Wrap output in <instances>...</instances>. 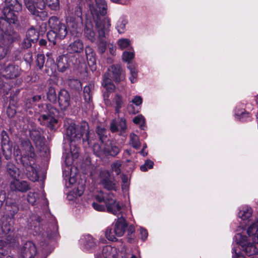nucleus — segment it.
Wrapping results in <instances>:
<instances>
[{"label": "nucleus", "mask_w": 258, "mask_h": 258, "mask_svg": "<svg viewBox=\"0 0 258 258\" xmlns=\"http://www.w3.org/2000/svg\"><path fill=\"white\" fill-rule=\"evenodd\" d=\"M22 8V5L17 0H5V6L3 10L4 17L2 19H0V23L2 24V20L5 21V25L7 28L5 34L7 41H14L17 37V34L12 29L11 23L14 24L17 21L18 16L16 13L21 11Z\"/></svg>", "instance_id": "nucleus-1"}, {"label": "nucleus", "mask_w": 258, "mask_h": 258, "mask_svg": "<svg viewBox=\"0 0 258 258\" xmlns=\"http://www.w3.org/2000/svg\"><path fill=\"white\" fill-rule=\"evenodd\" d=\"M22 149L25 153L21 158V162L24 167V170L28 178L35 182L38 180V175L36 167L34 166L36 155L30 142L28 140L21 141Z\"/></svg>", "instance_id": "nucleus-2"}, {"label": "nucleus", "mask_w": 258, "mask_h": 258, "mask_svg": "<svg viewBox=\"0 0 258 258\" xmlns=\"http://www.w3.org/2000/svg\"><path fill=\"white\" fill-rule=\"evenodd\" d=\"M25 5L29 11L34 16L41 20H45L48 16L47 12L44 11L46 5L52 10L59 9V0H24Z\"/></svg>", "instance_id": "nucleus-3"}, {"label": "nucleus", "mask_w": 258, "mask_h": 258, "mask_svg": "<svg viewBox=\"0 0 258 258\" xmlns=\"http://www.w3.org/2000/svg\"><path fill=\"white\" fill-rule=\"evenodd\" d=\"M48 25L51 30L48 32L47 37L48 40L53 44H55L57 38L62 39L67 36V28L57 17H51L48 20Z\"/></svg>", "instance_id": "nucleus-4"}, {"label": "nucleus", "mask_w": 258, "mask_h": 258, "mask_svg": "<svg viewBox=\"0 0 258 258\" xmlns=\"http://www.w3.org/2000/svg\"><path fill=\"white\" fill-rule=\"evenodd\" d=\"M67 135L70 138L72 143L73 141L80 140L83 138V141H86L89 138V125L87 122H83L80 128H77L75 125H70L68 126L66 132ZM71 151L74 157H77L78 149L72 151V144L70 146Z\"/></svg>", "instance_id": "nucleus-5"}, {"label": "nucleus", "mask_w": 258, "mask_h": 258, "mask_svg": "<svg viewBox=\"0 0 258 258\" xmlns=\"http://www.w3.org/2000/svg\"><path fill=\"white\" fill-rule=\"evenodd\" d=\"M124 79L125 75L122 73L120 66L118 64L112 65L103 76L102 86L108 92H112L115 89V86L112 80L118 83Z\"/></svg>", "instance_id": "nucleus-6"}, {"label": "nucleus", "mask_w": 258, "mask_h": 258, "mask_svg": "<svg viewBox=\"0 0 258 258\" xmlns=\"http://www.w3.org/2000/svg\"><path fill=\"white\" fill-rule=\"evenodd\" d=\"M111 21L109 18H106L103 21L96 22V28L99 39L98 49L100 53H103L106 50L107 45L106 39L108 36Z\"/></svg>", "instance_id": "nucleus-7"}, {"label": "nucleus", "mask_w": 258, "mask_h": 258, "mask_svg": "<svg viewBox=\"0 0 258 258\" xmlns=\"http://www.w3.org/2000/svg\"><path fill=\"white\" fill-rule=\"evenodd\" d=\"M58 114V110L56 108L50 104H47L45 110L42 112L38 120L41 125L53 130L57 123V119L55 117Z\"/></svg>", "instance_id": "nucleus-8"}, {"label": "nucleus", "mask_w": 258, "mask_h": 258, "mask_svg": "<svg viewBox=\"0 0 258 258\" xmlns=\"http://www.w3.org/2000/svg\"><path fill=\"white\" fill-rule=\"evenodd\" d=\"M120 217H118L114 225L113 226V233L114 234L111 233V228L108 227L105 231V237L106 238L112 241H116L117 237L122 236L125 232V229L127 227V224L125 222V220L123 217L122 214H120Z\"/></svg>", "instance_id": "nucleus-9"}, {"label": "nucleus", "mask_w": 258, "mask_h": 258, "mask_svg": "<svg viewBox=\"0 0 258 258\" xmlns=\"http://www.w3.org/2000/svg\"><path fill=\"white\" fill-rule=\"evenodd\" d=\"M235 241L240 246V249L247 256H251L258 253V249L256 246L248 239L246 236L240 233L236 234L234 236Z\"/></svg>", "instance_id": "nucleus-10"}, {"label": "nucleus", "mask_w": 258, "mask_h": 258, "mask_svg": "<svg viewBox=\"0 0 258 258\" xmlns=\"http://www.w3.org/2000/svg\"><path fill=\"white\" fill-rule=\"evenodd\" d=\"M89 7L95 24L97 21H103L105 19L108 18L104 17L101 19L100 17L106 14L107 6L105 0H95V2L90 4Z\"/></svg>", "instance_id": "nucleus-11"}, {"label": "nucleus", "mask_w": 258, "mask_h": 258, "mask_svg": "<svg viewBox=\"0 0 258 258\" xmlns=\"http://www.w3.org/2000/svg\"><path fill=\"white\" fill-rule=\"evenodd\" d=\"M114 195L112 193H109L105 197L104 203L107 211L114 215L119 217V215L121 213L122 206L119 202L114 199Z\"/></svg>", "instance_id": "nucleus-12"}, {"label": "nucleus", "mask_w": 258, "mask_h": 258, "mask_svg": "<svg viewBox=\"0 0 258 258\" xmlns=\"http://www.w3.org/2000/svg\"><path fill=\"white\" fill-rule=\"evenodd\" d=\"M36 252V247L31 241L24 243L18 251L20 258H34Z\"/></svg>", "instance_id": "nucleus-13"}, {"label": "nucleus", "mask_w": 258, "mask_h": 258, "mask_svg": "<svg viewBox=\"0 0 258 258\" xmlns=\"http://www.w3.org/2000/svg\"><path fill=\"white\" fill-rule=\"evenodd\" d=\"M96 148H99L98 146H94V151L96 152L97 155L100 156L104 154L105 156H110L112 157L116 156L120 152V149L116 145L110 143L109 145L104 147L102 150L96 151Z\"/></svg>", "instance_id": "nucleus-14"}, {"label": "nucleus", "mask_w": 258, "mask_h": 258, "mask_svg": "<svg viewBox=\"0 0 258 258\" xmlns=\"http://www.w3.org/2000/svg\"><path fill=\"white\" fill-rule=\"evenodd\" d=\"M58 102L60 109L66 110L71 104V97L66 89H61L58 94Z\"/></svg>", "instance_id": "nucleus-15"}, {"label": "nucleus", "mask_w": 258, "mask_h": 258, "mask_svg": "<svg viewBox=\"0 0 258 258\" xmlns=\"http://www.w3.org/2000/svg\"><path fill=\"white\" fill-rule=\"evenodd\" d=\"M127 126L125 119L123 117L113 120L110 123V129L112 133L120 132V135L126 130Z\"/></svg>", "instance_id": "nucleus-16"}, {"label": "nucleus", "mask_w": 258, "mask_h": 258, "mask_svg": "<svg viewBox=\"0 0 258 258\" xmlns=\"http://www.w3.org/2000/svg\"><path fill=\"white\" fill-rule=\"evenodd\" d=\"M30 137L35 145L36 148L41 151L44 146V138L41 136L40 132L32 130L30 132Z\"/></svg>", "instance_id": "nucleus-17"}, {"label": "nucleus", "mask_w": 258, "mask_h": 258, "mask_svg": "<svg viewBox=\"0 0 258 258\" xmlns=\"http://www.w3.org/2000/svg\"><path fill=\"white\" fill-rule=\"evenodd\" d=\"M118 253L116 247L106 245L102 248V254H97L95 258H117Z\"/></svg>", "instance_id": "nucleus-18"}, {"label": "nucleus", "mask_w": 258, "mask_h": 258, "mask_svg": "<svg viewBox=\"0 0 258 258\" xmlns=\"http://www.w3.org/2000/svg\"><path fill=\"white\" fill-rule=\"evenodd\" d=\"M84 36L92 42L96 40V34L93 30V24L90 20L86 19L84 30Z\"/></svg>", "instance_id": "nucleus-19"}, {"label": "nucleus", "mask_w": 258, "mask_h": 258, "mask_svg": "<svg viewBox=\"0 0 258 258\" xmlns=\"http://www.w3.org/2000/svg\"><path fill=\"white\" fill-rule=\"evenodd\" d=\"M85 52L88 64L90 66L91 70L93 71L96 68L95 53L93 49L89 46L86 47Z\"/></svg>", "instance_id": "nucleus-20"}, {"label": "nucleus", "mask_w": 258, "mask_h": 258, "mask_svg": "<svg viewBox=\"0 0 258 258\" xmlns=\"http://www.w3.org/2000/svg\"><path fill=\"white\" fill-rule=\"evenodd\" d=\"M11 188L14 190L26 192L30 189L28 182L26 181H20L18 178L11 182Z\"/></svg>", "instance_id": "nucleus-21"}, {"label": "nucleus", "mask_w": 258, "mask_h": 258, "mask_svg": "<svg viewBox=\"0 0 258 258\" xmlns=\"http://www.w3.org/2000/svg\"><path fill=\"white\" fill-rule=\"evenodd\" d=\"M84 49V44L82 40L77 39L71 43L67 47V51L70 53H80Z\"/></svg>", "instance_id": "nucleus-22"}, {"label": "nucleus", "mask_w": 258, "mask_h": 258, "mask_svg": "<svg viewBox=\"0 0 258 258\" xmlns=\"http://www.w3.org/2000/svg\"><path fill=\"white\" fill-rule=\"evenodd\" d=\"M80 243L83 245L84 248L91 249L95 246L96 242L93 237L89 235H83L80 240Z\"/></svg>", "instance_id": "nucleus-23"}, {"label": "nucleus", "mask_w": 258, "mask_h": 258, "mask_svg": "<svg viewBox=\"0 0 258 258\" xmlns=\"http://www.w3.org/2000/svg\"><path fill=\"white\" fill-rule=\"evenodd\" d=\"M247 232L249 237H252V242L258 243V220L248 228Z\"/></svg>", "instance_id": "nucleus-24"}, {"label": "nucleus", "mask_w": 258, "mask_h": 258, "mask_svg": "<svg viewBox=\"0 0 258 258\" xmlns=\"http://www.w3.org/2000/svg\"><path fill=\"white\" fill-rule=\"evenodd\" d=\"M56 64L59 72H64L69 67L68 57L67 55L59 56L56 60Z\"/></svg>", "instance_id": "nucleus-25"}, {"label": "nucleus", "mask_w": 258, "mask_h": 258, "mask_svg": "<svg viewBox=\"0 0 258 258\" xmlns=\"http://www.w3.org/2000/svg\"><path fill=\"white\" fill-rule=\"evenodd\" d=\"M6 210L8 217L13 218L19 211V209L16 202H10L7 201Z\"/></svg>", "instance_id": "nucleus-26"}, {"label": "nucleus", "mask_w": 258, "mask_h": 258, "mask_svg": "<svg viewBox=\"0 0 258 258\" xmlns=\"http://www.w3.org/2000/svg\"><path fill=\"white\" fill-rule=\"evenodd\" d=\"M6 168L8 174H9L13 180L19 178L20 175V170L14 164L11 163H8Z\"/></svg>", "instance_id": "nucleus-27"}, {"label": "nucleus", "mask_w": 258, "mask_h": 258, "mask_svg": "<svg viewBox=\"0 0 258 258\" xmlns=\"http://www.w3.org/2000/svg\"><path fill=\"white\" fill-rule=\"evenodd\" d=\"M104 188L108 190L116 191L118 188V184L114 177L110 176L108 179L100 184Z\"/></svg>", "instance_id": "nucleus-28"}, {"label": "nucleus", "mask_w": 258, "mask_h": 258, "mask_svg": "<svg viewBox=\"0 0 258 258\" xmlns=\"http://www.w3.org/2000/svg\"><path fill=\"white\" fill-rule=\"evenodd\" d=\"M94 89L93 85L90 84L84 88V98L86 102L89 103L92 99V92Z\"/></svg>", "instance_id": "nucleus-29"}, {"label": "nucleus", "mask_w": 258, "mask_h": 258, "mask_svg": "<svg viewBox=\"0 0 258 258\" xmlns=\"http://www.w3.org/2000/svg\"><path fill=\"white\" fill-rule=\"evenodd\" d=\"M252 214L251 208L248 206L244 207L238 213V217L242 220H246L250 218Z\"/></svg>", "instance_id": "nucleus-30"}, {"label": "nucleus", "mask_w": 258, "mask_h": 258, "mask_svg": "<svg viewBox=\"0 0 258 258\" xmlns=\"http://www.w3.org/2000/svg\"><path fill=\"white\" fill-rule=\"evenodd\" d=\"M130 144L136 149H139L141 146L139 137L135 133H131L130 135Z\"/></svg>", "instance_id": "nucleus-31"}, {"label": "nucleus", "mask_w": 258, "mask_h": 258, "mask_svg": "<svg viewBox=\"0 0 258 258\" xmlns=\"http://www.w3.org/2000/svg\"><path fill=\"white\" fill-rule=\"evenodd\" d=\"M127 23V20L125 17H122L119 19L116 25V29L119 33H123L124 32Z\"/></svg>", "instance_id": "nucleus-32"}, {"label": "nucleus", "mask_w": 258, "mask_h": 258, "mask_svg": "<svg viewBox=\"0 0 258 258\" xmlns=\"http://www.w3.org/2000/svg\"><path fill=\"white\" fill-rule=\"evenodd\" d=\"M47 99L52 103H56L57 95L55 88L52 86H50L46 92Z\"/></svg>", "instance_id": "nucleus-33"}, {"label": "nucleus", "mask_w": 258, "mask_h": 258, "mask_svg": "<svg viewBox=\"0 0 258 258\" xmlns=\"http://www.w3.org/2000/svg\"><path fill=\"white\" fill-rule=\"evenodd\" d=\"M3 154L7 160L11 158L12 153V146L11 143L1 145Z\"/></svg>", "instance_id": "nucleus-34"}, {"label": "nucleus", "mask_w": 258, "mask_h": 258, "mask_svg": "<svg viewBox=\"0 0 258 258\" xmlns=\"http://www.w3.org/2000/svg\"><path fill=\"white\" fill-rule=\"evenodd\" d=\"M127 68L130 70L131 77L130 80L132 83H134L137 81L138 71L136 66L133 64H128Z\"/></svg>", "instance_id": "nucleus-35"}, {"label": "nucleus", "mask_w": 258, "mask_h": 258, "mask_svg": "<svg viewBox=\"0 0 258 258\" xmlns=\"http://www.w3.org/2000/svg\"><path fill=\"white\" fill-rule=\"evenodd\" d=\"M96 133L99 136V140L102 143L108 140L107 131L105 128L98 126L96 129Z\"/></svg>", "instance_id": "nucleus-36"}, {"label": "nucleus", "mask_w": 258, "mask_h": 258, "mask_svg": "<svg viewBox=\"0 0 258 258\" xmlns=\"http://www.w3.org/2000/svg\"><path fill=\"white\" fill-rule=\"evenodd\" d=\"M113 101L115 104V111L116 113H118L120 108H121L124 104L121 96L118 94H116Z\"/></svg>", "instance_id": "nucleus-37"}, {"label": "nucleus", "mask_w": 258, "mask_h": 258, "mask_svg": "<svg viewBox=\"0 0 258 258\" xmlns=\"http://www.w3.org/2000/svg\"><path fill=\"white\" fill-rule=\"evenodd\" d=\"M68 84L73 90H80L82 88V84L78 79H70L68 81Z\"/></svg>", "instance_id": "nucleus-38"}, {"label": "nucleus", "mask_w": 258, "mask_h": 258, "mask_svg": "<svg viewBox=\"0 0 258 258\" xmlns=\"http://www.w3.org/2000/svg\"><path fill=\"white\" fill-rule=\"evenodd\" d=\"M111 176L110 172L106 169L101 170L99 173L98 180L99 184L108 179Z\"/></svg>", "instance_id": "nucleus-39"}, {"label": "nucleus", "mask_w": 258, "mask_h": 258, "mask_svg": "<svg viewBox=\"0 0 258 258\" xmlns=\"http://www.w3.org/2000/svg\"><path fill=\"white\" fill-rule=\"evenodd\" d=\"M26 37L35 42L38 39L39 34L35 29L31 28L27 31Z\"/></svg>", "instance_id": "nucleus-40"}, {"label": "nucleus", "mask_w": 258, "mask_h": 258, "mask_svg": "<svg viewBox=\"0 0 258 258\" xmlns=\"http://www.w3.org/2000/svg\"><path fill=\"white\" fill-rule=\"evenodd\" d=\"M135 228L133 225H131L128 227L126 238L130 243H133L135 241Z\"/></svg>", "instance_id": "nucleus-41"}, {"label": "nucleus", "mask_w": 258, "mask_h": 258, "mask_svg": "<svg viewBox=\"0 0 258 258\" xmlns=\"http://www.w3.org/2000/svg\"><path fill=\"white\" fill-rule=\"evenodd\" d=\"M133 121L134 123L139 125L142 129L144 130L145 127V118L142 115H138L135 117Z\"/></svg>", "instance_id": "nucleus-42"}, {"label": "nucleus", "mask_w": 258, "mask_h": 258, "mask_svg": "<svg viewBox=\"0 0 258 258\" xmlns=\"http://www.w3.org/2000/svg\"><path fill=\"white\" fill-rule=\"evenodd\" d=\"M121 165L122 163L120 160L115 161L111 165L112 171L115 172L116 175H119L121 172Z\"/></svg>", "instance_id": "nucleus-43"}, {"label": "nucleus", "mask_w": 258, "mask_h": 258, "mask_svg": "<svg viewBox=\"0 0 258 258\" xmlns=\"http://www.w3.org/2000/svg\"><path fill=\"white\" fill-rule=\"evenodd\" d=\"M82 19H77L76 20H73L72 21H70L68 23V25L72 27L74 30H75L82 24Z\"/></svg>", "instance_id": "nucleus-44"}, {"label": "nucleus", "mask_w": 258, "mask_h": 258, "mask_svg": "<svg viewBox=\"0 0 258 258\" xmlns=\"http://www.w3.org/2000/svg\"><path fill=\"white\" fill-rule=\"evenodd\" d=\"M10 43L5 44L4 43V40H0V60L3 59L6 56L7 52V49L6 45Z\"/></svg>", "instance_id": "nucleus-45"}, {"label": "nucleus", "mask_w": 258, "mask_h": 258, "mask_svg": "<svg viewBox=\"0 0 258 258\" xmlns=\"http://www.w3.org/2000/svg\"><path fill=\"white\" fill-rule=\"evenodd\" d=\"M45 56L43 54H38L37 55L36 63L37 67L41 70L45 63Z\"/></svg>", "instance_id": "nucleus-46"}, {"label": "nucleus", "mask_w": 258, "mask_h": 258, "mask_svg": "<svg viewBox=\"0 0 258 258\" xmlns=\"http://www.w3.org/2000/svg\"><path fill=\"white\" fill-rule=\"evenodd\" d=\"M4 24L2 25H0V40L3 39L4 40V43L5 44L7 43H11L14 41H7V37L6 36V32L7 31V28L5 27V28L3 27Z\"/></svg>", "instance_id": "nucleus-47"}, {"label": "nucleus", "mask_w": 258, "mask_h": 258, "mask_svg": "<svg viewBox=\"0 0 258 258\" xmlns=\"http://www.w3.org/2000/svg\"><path fill=\"white\" fill-rule=\"evenodd\" d=\"M38 199V194L36 192H30L27 197L28 202L32 205H34Z\"/></svg>", "instance_id": "nucleus-48"}, {"label": "nucleus", "mask_w": 258, "mask_h": 258, "mask_svg": "<svg viewBox=\"0 0 258 258\" xmlns=\"http://www.w3.org/2000/svg\"><path fill=\"white\" fill-rule=\"evenodd\" d=\"M133 52L124 51L122 54V59L124 61L130 62L134 57Z\"/></svg>", "instance_id": "nucleus-49"}, {"label": "nucleus", "mask_w": 258, "mask_h": 258, "mask_svg": "<svg viewBox=\"0 0 258 258\" xmlns=\"http://www.w3.org/2000/svg\"><path fill=\"white\" fill-rule=\"evenodd\" d=\"M154 163L150 160L146 161L145 164L140 167L141 171L145 172L148 170V169H152L153 167Z\"/></svg>", "instance_id": "nucleus-50"}, {"label": "nucleus", "mask_w": 258, "mask_h": 258, "mask_svg": "<svg viewBox=\"0 0 258 258\" xmlns=\"http://www.w3.org/2000/svg\"><path fill=\"white\" fill-rule=\"evenodd\" d=\"M117 43L120 48L123 49L130 45V41L127 39H120L118 40Z\"/></svg>", "instance_id": "nucleus-51"}, {"label": "nucleus", "mask_w": 258, "mask_h": 258, "mask_svg": "<svg viewBox=\"0 0 258 258\" xmlns=\"http://www.w3.org/2000/svg\"><path fill=\"white\" fill-rule=\"evenodd\" d=\"M1 145L10 143V138L7 133L3 131L1 132Z\"/></svg>", "instance_id": "nucleus-52"}, {"label": "nucleus", "mask_w": 258, "mask_h": 258, "mask_svg": "<svg viewBox=\"0 0 258 258\" xmlns=\"http://www.w3.org/2000/svg\"><path fill=\"white\" fill-rule=\"evenodd\" d=\"M34 42V41L28 39V38L26 37L24 39L22 43V46L24 48H28L31 46L32 43Z\"/></svg>", "instance_id": "nucleus-53"}, {"label": "nucleus", "mask_w": 258, "mask_h": 258, "mask_svg": "<svg viewBox=\"0 0 258 258\" xmlns=\"http://www.w3.org/2000/svg\"><path fill=\"white\" fill-rule=\"evenodd\" d=\"M92 206L94 209L98 211H104L106 208L104 205L95 202L93 203Z\"/></svg>", "instance_id": "nucleus-54"}, {"label": "nucleus", "mask_w": 258, "mask_h": 258, "mask_svg": "<svg viewBox=\"0 0 258 258\" xmlns=\"http://www.w3.org/2000/svg\"><path fill=\"white\" fill-rule=\"evenodd\" d=\"M24 59L25 61L30 63L33 60V55L32 52H28L24 54Z\"/></svg>", "instance_id": "nucleus-55"}, {"label": "nucleus", "mask_w": 258, "mask_h": 258, "mask_svg": "<svg viewBox=\"0 0 258 258\" xmlns=\"http://www.w3.org/2000/svg\"><path fill=\"white\" fill-rule=\"evenodd\" d=\"M232 258H245L244 256L240 253L236 252V250L233 248L232 249Z\"/></svg>", "instance_id": "nucleus-56"}, {"label": "nucleus", "mask_w": 258, "mask_h": 258, "mask_svg": "<svg viewBox=\"0 0 258 258\" xmlns=\"http://www.w3.org/2000/svg\"><path fill=\"white\" fill-rule=\"evenodd\" d=\"M140 233L141 234L142 239L143 240H145L147 238L148 235L147 230L144 228H140Z\"/></svg>", "instance_id": "nucleus-57"}, {"label": "nucleus", "mask_w": 258, "mask_h": 258, "mask_svg": "<svg viewBox=\"0 0 258 258\" xmlns=\"http://www.w3.org/2000/svg\"><path fill=\"white\" fill-rule=\"evenodd\" d=\"M75 15H76V17H77V19H82V9L80 7L77 6L75 8Z\"/></svg>", "instance_id": "nucleus-58"}, {"label": "nucleus", "mask_w": 258, "mask_h": 258, "mask_svg": "<svg viewBox=\"0 0 258 258\" xmlns=\"http://www.w3.org/2000/svg\"><path fill=\"white\" fill-rule=\"evenodd\" d=\"M132 102L136 105H139L142 103V98L140 96H136Z\"/></svg>", "instance_id": "nucleus-59"}, {"label": "nucleus", "mask_w": 258, "mask_h": 258, "mask_svg": "<svg viewBox=\"0 0 258 258\" xmlns=\"http://www.w3.org/2000/svg\"><path fill=\"white\" fill-rule=\"evenodd\" d=\"M95 199L99 203H104L105 197L102 194L96 195L95 196Z\"/></svg>", "instance_id": "nucleus-60"}, {"label": "nucleus", "mask_w": 258, "mask_h": 258, "mask_svg": "<svg viewBox=\"0 0 258 258\" xmlns=\"http://www.w3.org/2000/svg\"><path fill=\"white\" fill-rule=\"evenodd\" d=\"M8 115L10 117H12L16 113L15 110H13L11 108L9 107L7 109Z\"/></svg>", "instance_id": "nucleus-61"}, {"label": "nucleus", "mask_w": 258, "mask_h": 258, "mask_svg": "<svg viewBox=\"0 0 258 258\" xmlns=\"http://www.w3.org/2000/svg\"><path fill=\"white\" fill-rule=\"evenodd\" d=\"M14 156H18L21 154V151L19 148V147L18 146H15L14 148Z\"/></svg>", "instance_id": "nucleus-62"}, {"label": "nucleus", "mask_w": 258, "mask_h": 258, "mask_svg": "<svg viewBox=\"0 0 258 258\" xmlns=\"http://www.w3.org/2000/svg\"><path fill=\"white\" fill-rule=\"evenodd\" d=\"M236 115L237 116H240V118H243L245 116V117L248 116V113H245L243 111H242L240 113L237 112L236 113Z\"/></svg>", "instance_id": "nucleus-63"}, {"label": "nucleus", "mask_w": 258, "mask_h": 258, "mask_svg": "<svg viewBox=\"0 0 258 258\" xmlns=\"http://www.w3.org/2000/svg\"><path fill=\"white\" fill-rule=\"evenodd\" d=\"M41 99V95H35L32 97V100L34 102L39 101Z\"/></svg>", "instance_id": "nucleus-64"}]
</instances>
